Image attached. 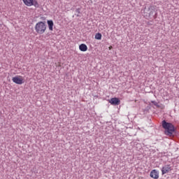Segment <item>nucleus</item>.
Listing matches in <instances>:
<instances>
[{
    "mask_svg": "<svg viewBox=\"0 0 179 179\" xmlns=\"http://www.w3.org/2000/svg\"><path fill=\"white\" fill-rule=\"evenodd\" d=\"M162 127L164 129H165V134L169 135V136H171L174 133V125L171 123H169L166 122V120H164L162 122Z\"/></svg>",
    "mask_w": 179,
    "mask_h": 179,
    "instance_id": "nucleus-1",
    "label": "nucleus"
},
{
    "mask_svg": "<svg viewBox=\"0 0 179 179\" xmlns=\"http://www.w3.org/2000/svg\"><path fill=\"white\" fill-rule=\"evenodd\" d=\"M47 30V24L45 22L41 21L36 24L35 31L38 34H44Z\"/></svg>",
    "mask_w": 179,
    "mask_h": 179,
    "instance_id": "nucleus-2",
    "label": "nucleus"
},
{
    "mask_svg": "<svg viewBox=\"0 0 179 179\" xmlns=\"http://www.w3.org/2000/svg\"><path fill=\"white\" fill-rule=\"evenodd\" d=\"M12 80L16 85H23L24 83V77L22 76H15L13 77Z\"/></svg>",
    "mask_w": 179,
    "mask_h": 179,
    "instance_id": "nucleus-3",
    "label": "nucleus"
},
{
    "mask_svg": "<svg viewBox=\"0 0 179 179\" xmlns=\"http://www.w3.org/2000/svg\"><path fill=\"white\" fill-rule=\"evenodd\" d=\"M23 3L26 6H35V8H38V2L36 0H22Z\"/></svg>",
    "mask_w": 179,
    "mask_h": 179,
    "instance_id": "nucleus-4",
    "label": "nucleus"
},
{
    "mask_svg": "<svg viewBox=\"0 0 179 179\" xmlns=\"http://www.w3.org/2000/svg\"><path fill=\"white\" fill-rule=\"evenodd\" d=\"M155 6H150L148 8H145L144 15H145V16H150L153 15V11L152 10H155Z\"/></svg>",
    "mask_w": 179,
    "mask_h": 179,
    "instance_id": "nucleus-5",
    "label": "nucleus"
},
{
    "mask_svg": "<svg viewBox=\"0 0 179 179\" xmlns=\"http://www.w3.org/2000/svg\"><path fill=\"white\" fill-rule=\"evenodd\" d=\"M108 103H110L112 106H120L121 101L118 98H111L108 100Z\"/></svg>",
    "mask_w": 179,
    "mask_h": 179,
    "instance_id": "nucleus-6",
    "label": "nucleus"
},
{
    "mask_svg": "<svg viewBox=\"0 0 179 179\" xmlns=\"http://www.w3.org/2000/svg\"><path fill=\"white\" fill-rule=\"evenodd\" d=\"M171 166L170 165H165L162 169V174L164 176V174H167V173H170L171 171Z\"/></svg>",
    "mask_w": 179,
    "mask_h": 179,
    "instance_id": "nucleus-7",
    "label": "nucleus"
},
{
    "mask_svg": "<svg viewBox=\"0 0 179 179\" xmlns=\"http://www.w3.org/2000/svg\"><path fill=\"white\" fill-rule=\"evenodd\" d=\"M150 177L154 179H159V171L156 169L152 170L150 173Z\"/></svg>",
    "mask_w": 179,
    "mask_h": 179,
    "instance_id": "nucleus-8",
    "label": "nucleus"
},
{
    "mask_svg": "<svg viewBox=\"0 0 179 179\" xmlns=\"http://www.w3.org/2000/svg\"><path fill=\"white\" fill-rule=\"evenodd\" d=\"M79 50L83 52H85V51H87V45L85 43H82L79 45Z\"/></svg>",
    "mask_w": 179,
    "mask_h": 179,
    "instance_id": "nucleus-9",
    "label": "nucleus"
},
{
    "mask_svg": "<svg viewBox=\"0 0 179 179\" xmlns=\"http://www.w3.org/2000/svg\"><path fill=\"white\" fill-rule=\"evenodd\" d=\"M47 22H48L49 30L50 31H52V30H54V22H52V20H48Z\"/></svg>",
    "mask_w": 179,
    "mask_h": 179,
    "instance_id": "nucleus-10",
    "label": "nucleus"
},
{
    "mask_svg": "<svg viewBox=\"0 0 179 179\" xmlns=\"http://www.w3.org/2000/svg\"><path fill=\"white\" fill-rule=\"evenodd\" d=\"M96 40H101V34L97 33L95 34Z\"/></svg>",
    "mask_w": 179,
    "mask_h": 179,
    "instance_id": "nucleus-11",
    "label": "nucleus"
},
{
    "mask_svg": "<svg viewBox=\"0 0 179 179\" xmlns=\"http://www.w3.org/2000/svg\"><path fill=\"white\" fill-rule=\"evenodd\" d=\"M152 103L154 104V106L157 107V108H160V106H159V103L156 101H152Z\"/></svg>",
    "mask_w": 179,
    "mask_h": 179,
    "instance_id": "nucleus-12",
    "label": "nucleus"
},
{
    "mask_svg": "<svg viewBox=\"0 0 179 179\" xmlns=\"http://www.w3.org/2000/svg\"><path fill=\"white\" fill-rule=\"evenodd\" d=\"M113 49V46H109V50H112Z\"/></svg>",
    "mask_w": 179,
    "mask_h": 179,
    "instance_id": "nucleus-13",
    "label": "nucleus"
}]
</instances>
